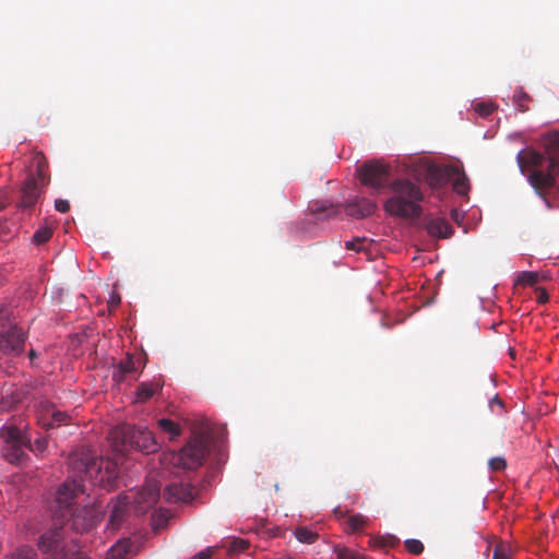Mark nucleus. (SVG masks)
Returning <instances> with one entry per match:
<instances>
[{
	"mask_svg": "<svg viewBox=\"0 0 559 559\" xmlns=\"http://www.w3.org/2000/svg\"><path fill=\"white\" fill-rule=\"evenodd\" d=\"M69 466L74 473L72 480L64 481L56 493V503L58 511L56 515L64 519L70 516L66 523L71 530L76 533L90 532L95 527L99 521V512L94 507L85 506L82 509L72 511L73 499L79 493H84V480H90L91 484H102L104 476L102 474V462L98 457L94 456L88 450H79L69 456ZM62 528L64 534V522L56 521L52 528Z\"/></svg>",
	"mask_w": 559,
	"mask_h": 559,
	"instance_id": "nucleus-1",
	"label": "nucleus"
},
{
	"mask_svg": "<svg viewBox=\"0 0 559 559\" xmlns=\"http://www.w3.org/2000/svg\"><path fill=\"white\" fill-rule=\"evenodd\" d=\"M392 195L383 207L391 216L418 219L423 215L424 193L420 187L408 179H394L390 183Z\"/></svg>",
	"mask_w": 559,
	"mask_h": 559,
	"instance_id": "nucleus-2",
	"label": "nucleus"
},
{
	"mask_svg": "<svg viewBox=\"0 0 559 559\" xmlns=\"http://www.w3.org/2000/svg\"><path fill=\"white\" fill-rule=\"evenodd\" d=\"M109 439L117 452L124 453L130 450L150 454L158 449V443L153 433L146 428L123 424L110 430Z\"/></svg>",
	"mask_w": 559,
	"mask_h": 559,
	"instance_id": "nucleus-3",
	"label": "nucleus"
},
{
	"mask_svg": "<svg viewBox=\"0 0 559 559\" xmlns=\"http://www.w3.org/2000/svg\"><path fill=\"white\" fill-rule=\"evenodd\" d=\"M0 438L5 443L4 457L12 464H22L26 457L24 448H28L35 454H41L48 447L46 437L37 438L33 443L14 425H4L0 429Z\"/></svg>",
	"mask_w": 559,
	"mask_h": 559,
	"instance_id": "nucleus-4",
	"label": "nucleus"
},
{
	"mask_svg": "<svg viewBox=\"0 0 559 559\" xmlns=\"http://www.w3.org/2000/svg\"><path fill=\"white\" fill-rule=\"evenodd\" d=\"M26 334L12 317V310L4 306L0 308V354L19 356L24 350Z\"/></svg>",
	"mask_w": 559,
	"mask_h": 559,
	"instance_id": "nucleus-5",
	"label": "nucleus"
},
{
	"mask_svg": "<svg viewBox=\"0 0 559 559\" xmlns=\"http://www.w3.org/2000/svg\"><path fill=\"white\" fill-rule=\"evenodd\" d=\"M210 453L209 440L203 435L192 438L179 452L169 454L168 460L174 466L183 469H195L203 464Z\"/></svg>",
	"mask_w": 559,
	"mask_h": 559,
	"instance_id": "nucleus-6",
	"label": "nucleus"
},
{
	"mask_svg": "<svg viewBox=\"0 0 559 559\" xmlns=\"http://www.w3.org/2000/svg\"><path fill=\"white\" fill-rule=\"evenodd\" d=\"M62 528H50L39 537L38 547L44 552H52V559H64ZM9 559H38L35 549L21 547L14 550Z\"/></svg>",
	"mask_w": 559,
	"mask_h": 559,
	"instance_id": "nucleus-7",
	"label": "nucleus"
},
{
	"mask_svg": "<svg viewBox=\"0 0 559 559\" xmlns=\"http://www.w3.org/2000/svg\"><path fill=\"white\" fill-rule=\"evenodd\" d=\"M358 177L361 185L380 191L390 188L391 168L381 160H369L358 168Z\"/></svg>",
	"mask_w": 559,
	"mask_h": 559,
	"instance_id": "nucleus-8",
	"label": "nucleus"
},
{
	"mask_svg": "<svg viewBox=\"0 0 559 559\" xmlns=\"http://www.w3.org/2000/svg\"><path fill=\"white\" fill-rule=\"evenodd\" d=\"M130 504L138 514L146 513L160 497V485L156 480H148L146 485L135 492H131Z\"/></svg>",
	"mask_w": 559,
	"mask_h": 559,
	"instance_id": "nucleus-9",
	"label": "nucleus"
},
{
	"mask_svg": "<svg viewBox=\"0 0 559 559\" xmlns=\"http://www.w3.org/2000/svg\"><path fill=\"white\" fill-rule=\"evenodd\" d=\"M456 173L455 165L427 164L425 168V178L427 183L433 188H441L451 180V174Z\"/></svg>",
	"mask_w": 559,
	"mask_h": 559,
	"instance_id": "nucleus-10",
	"label": "nucleus"
},
{
	"mask_svg": "<svg viewBox=\"0 0 559 559\" xmlns=\"http://www.w3.org/2000/svg\"><path fill=\"white\" fill-rule=\"evenodd\" d=\"M130 496L127 493L119 495L116 500L111 501L110 515L108 525L111 530H118L126 521L129 513Z\"/></svg>",
	"mask_w": 559,
	"mask_h": 559,
	"instance_id": "nucleus-11",
	"label": "nucleus"
},
{
	"mask_svg": "<svg viewBox=\"0 0 559 559\" xmlns=\"http://www.w3.org/2000/svg\"><path fill=\"white\" fill-rule=\"evenodd\" d=\"M163 498L169 503H187L193 500L194 490L189 485L173 483L165 487Z\"/></svg>",
	"mask_w": 559,
	"mask_h": 559,
	"instance_id": "nucleus-12",
	"label": "nucleus"
},
{
	"mask_svg": "<svg viewBox=\"0 0 559 559\" xmlns=\"http://www.w3.org/2000/svg\"><path fill=\"white\" fill-rule=\"evenodd\" d=\"M41 192L43 187L38 185L37 180L34 177H28L21 189L20 206L24 210L32 209L40 198Z\"/></svg>",
	"mask_w": 559,
	"mask_h": 559,
	"instance_id": "nucleus-13",
	"label": "nucleus"
},
{
	"mask_svg": "<svg viewBox=\"0 0 559 559\" xmlns=\"http://www.w3.org/2000/svg\"><path fill=\"white\" fill-rule=\"evenodd\" d=\"M376 210V203L369 199H355L346 205V213L356 218H364L371 215Z\"/></svg>",
	"mask_w": 559,
	"mask_h": 559,
	"instance_id": "nucleus-14",
	"label": "nucleus"
},
{
	"mask_svg": "<svg viewBox=\"0 0 559 559\" xmlns=\"http://www.w3.org/2000/svg\"><path fill=\"white\" fill-rule=\"evenodd\" d=\"M426 229L430 236L438 238H449L453 234V227L444 218L429 219Z\"/></svg>",
	"mask_w": 559,
	"mask_h": 559,
	"instance_id": "nucleus-15",
	"label": "nucleus"
},
{
	"mask_svg": "<svg viewBox=\"0 0 559 559\" xmlns=\"http://www.w3.org/2000/svg\"><path fill=\"white\" fill-rule=\"evenodd\" d=\"M36 163V175L33 176L39 186L43 188L49 183L50 177L48 174V162L47 158L41 154L35 156Z\"/></svg>",
	"mask_w": 559,
	"mask_h": 559,
	"instance_id": "nucleus-16",
	"label": "nucleus"
},
{
	"mask_svg": "<svg viewBox=\"0 0 559 559\" xmlns=\"http://www.w3.org/2000/svg\"><path fill=\"white\" fill-rule=\"evenodd\" d=\"M453 190L460 195H467L469 191V180L461 168L456 166V173L451 174Z\"/></svg>",
	"mask_w": 559,
	"mask_h": 559,
	"instance_id": "nucleus-17",
	"label": "nucleus"
},
{
	"mask_svg": "<svg viewBox=\"0 0 559 559\" xmlns=\"http://www.w3.org/2000/svg\"><path fill=\"white\" fill-rule=\"evenodd\" d=\"M162 389L158 382H142L135 392V402L145 403L148 401L155 392Z\"/></svg>",
	"mask_w": 559,
	"mask_h": 559,
	"instance_id": "nucleus-18",
	"label": "nucleus"
},
{
	"mask_svg": "<svg viewBox=\"0 0 559 559\" xmlns=\"http://www.w3.org/2000/svg\"><path fill=\"white\" fill-rule=\"evenodd\" d=\"M132 548L129 539L118 540L107 552V559H123Z\"/></svg>",
	"mask_w": 559,
	"mask_h": 559,
	"instance_id": "nucleus-19",
	"label": "nucleus"
},
{
	"mask_svg": "<svg viewBox=\"0 0 559 559\" xmlns=\"http://www.w3.org/2000/svg\"><path fill=\"white\" fill-rule=\"evenodd\" d=\"M368 523V518L357 513L348 516L346 520L347 528L346 531L349 533H355L359 530H361L366 524Z\"/></svg>",
	"mask_w": 559,
	"mask_h": 559,
	"instance_id": "nucleus-20",
	"label": "nucleus"
},
{
	"mask_svg": "<svg viewBox=\"0 0 559 559\" xmlns=\"http://www.w3.org/2000/svg\"><path fill=\"white\" fill-rule=\"evenodd\" d=\"M400 543L399 538L394 535H385L376 537L370 540L372 547L377 548H393Z\"/></svg>",
	"mask_w": 559,
	"mask_h": 559,
	"instance_id": "nucleus-21",
	"label": "nucleus"
},
{
	"mask_svg": "<svg viewBox=\"0 0 559 559\" xmlns=\"http://www.w3.org/2000/svg\"><path fill=\"white\" fill-rule=\"evenodd\" d=\"M511 554V546L507 542L498 540L495 543L492 559H510Z\"/></svg>",
	"mask_w": 559,
	"mask_h": 559,
	"instance_id": "nucleus-22",
	"label": "nucleus"
},
{
	"mask_svg": "<svg viewBox=\"0 0 559 559\" xmlns=\"http://www.w3.org/2000/svg\"><path fill=\"white\" fill-rule=\"evenodd\" d=\"M157 424H158V427L164 432L169 433L170 439H174V438L178 437L180 435V432H181L180 427L175 421H173L171 419L162 418V419L158 420Z\"/></svg>",
	"mask_w": 559,
	"mask_h": 559,
	"instance_id": "nucleus-23",
	"label": "nucleus"
},
{
	"mask_svg": "<svg viewBox=\"0 0 559 559\" xmlns=\"http://www.w3.org/2000/svg\"><path fill=\"white\" fill-rule=\"evenodd\" d=\"M47 412L51 417L53 428L60 426L61 424H68V420L70 419L67 413L57 409L53 405H47Z\"/></svg>",
	"mask_w": 559,
	"mask_h": 559,
	"instance_id": "nucleus-24",
	"label": "nucleus"
},
{
	"mask_svg": "<svg viewBox=\"0 0 559 559\" xmlns=\"http://www.w3.org/2000/svg\"><path fill=\"white\" fill-rule=\"evenodd\" d=\"M296 538L304 544H313L319 535L307 527H297L295 531Z\"/></svg>",
	"mask_w": 559,
	"mask_h": 559,
	"instance_id": "nucleus-25",
	"label": "nucleus"
},
{
	"mask_svg": "<svg viewBox=\"0 0 559 559\" xmlns=\"http://www.w3.org/2000/svg\"><path fill=\"white\" fill-rule=\"evenodd\" d=\"M539 282V275L536 272L525 271L518 276L516 284L522 286H534Z\"/></svg>",
	"mask_w": 559,
	"mask_h": 559,
	"instance_id": "nucleus-26",
	"label": "nucleus"
},
{
	"mask_svg": "<svg viewBox=\"0 0 559 559\" xmlns=\"http://www.w3.org/2000/svg\"><path fill=\"white\" fill-rule=\"evenodd\" d=\"M47 405L49 403H41L38 408L37 421L38 424L46 429L53 428V423L51 421V417L48 415Z\"/></svg>",
	"mask_w": 559,
	"mask_h": 559,
	"instance_id": "nucleus-27",
	"label": "nucleus"
},
{
	"mask_svg": "<svg viewBox=\"0 0 559 559\" xmlns=\"http://www.w3.org/2000/svg\"><path fill=\"white\" fill-rule=\"evenodd\" d=\"M51 236H52V229L50 227H47V226L40 227L33 235V241L36 245H43V243L47 242L51 238Z\"/></svg>",
	"mask_w": 559,
	"mask_h": 559,
	"instance_id": "nucleus-28",
	"label": "nucleus"
},
{
	"mask_svg": "<svg viewBox=\"0 0 559 559\" xmlns=\"http://www.w3.org/2000/svg\"><path fill=\"white\" fill-rule=\"evenodd\" d=\"M405 548L413 555H420L424 551V544L418 539L405 540Z\"/></svg>",
	"mask_w": 559,
	"mask_h": 559,
	"instance_id": "nucleus-29",
	"label": "nucleus"
},
{
	"mask_svg": "<svg viewBox=\"0 0 559 559\" xmlns=\"http://www.w3.org/2000/svg\"><path fill=\"white\" fill-rule=\"evenodd\" d=\"M513 99L521 111H526L528 109L526 103L530 100V96L523 91L516 92Z\"/></svg>",
	"mask_w": 559,
	"mask_h": 559,
	"instance_id": "nucleus-30",
	"label": "nucleus"
},
{
	"mask_svg": "<svg viewBox=\"0 0 559 559\" xmlns=\"http://www.w3.org/2000/svg\"><path fill=\"white\" fill-rule=\"evenodd\" d=\"M488 466L492 472H500L507 467V461L503 456H495L488 461Z\"/></svg>",
	"mask_w": 559,
	"mask_h": 559,
	"instance_id": "nucleus-31",
	"label": "nucleus"
},
{
	"mask_svg": "<svg viewBox=\"0 0 559 559\" xmlns=\"http://www.w3.org/2000/svg\"><path fill=\"white\" fill-rule=\"evenodd\" d=\"M317 204L312 205L311 206V211L314 213V214H323V213H326L324 217H331L333 215H336L337 214V210L333 206V205H321L320 207H316Z\"/></svg>",
	"mask_w": 559,
	"mask_h": 559,
	"instance_id": "nucleus-32",
	"label": "nucleus"
},
{
	"mask_svg": "<svg viewBox=\"0 0 559 559\" xmlns=\"http://www.w3.org/2000/svg\"><path fill=\"white\" fill-rule=\"evenodd\" d=\"M248 546H249L248 542L240 539V538H235L229 543L228 551L240 552V551L246 550L248 548Z\"/></svg>",
	"mask_w": 559,
	"mask_h": 559,
	"instance_id": "nucleus-33",
	"label": "nucleus"
},
{
	"mask_svg": "<svg viewBox=\"0 0 559 559\" xmlns=\"http://www.w3.org/2000/svg\"><path fill=\"white\" fill-rule=\"evenodd\" d=\"M119 368H121L127 374H130L131 372L135 371V364L132 359L131 355H128L127 358L121 360L118 364Z\"/></svg>",
	"mask_w": 559,
	"mask_h": 559,
	"instance_id": "nucleus-34",
	"label": "nucleus"
},
{
	"mask_svg": "<svg viewBox=\"0 0 559 559\" xmlns=\"http://www.w3.org/2000/svg\"><path fill=\"white\" fill-rule=\"evenodd\" d=\"M366 240L365 239H354L346 241L345 248L348 250H354L360 252L365 249Z\"/></svg>",
	"mask_w": 559,
	"mask_h": 559,
	"instance_id": "nucleus-35",
	"label": "nucleus"
},
{
	"mask_svg": "<svg viewBox=\"0 0 559 559\" xmlns=\"http://www.w3.org/2000/svg\"><path fill=\"white\" fill-rule=\"evenodd\" d=\"M127 377L128 374L117 365L112 371V380L117 384H120L127 379Z\"/></svg>",
	"mask_w": 559,
	"mask_h": 559,
	"instance_id": "nucleus-36",
	"label": "nucleus"
},
{
	"mask_svg": "<svg viewBox=\"0 0 559 559\" xmlns=\"http://www.w3.org/2000/svg\"><path fill=\"white\" fill-rule=\"evenodd\" d=\"M489 407H490L491 412H496V408H498L499 414H501L503 412V402L499 399L498 395H496L495 397H492L490 400Z\"/></svg>",
	"mask_w": 559,
	"mask_h": 559,
	"instance_id": "nucleus-37",
	"label": "nucleus"
},
{
	"mask_svg": "<svg viewBox=\"0 0 559 559\" xmlns=\"http://www.w3.org/2000/svg\"><path fill=\"white\" fill-rule=\"evenodd\" d=\"M476 111L480 116L487 117V116H489L493 111V107L491 105H487V104H478L476 106Z\"/></svg>",
	"mask_w": 559,
	"mask_h": 559,
	"instance_id": "nucleus-38",
	"label": "nucleus"
},
{
	"mask_svg": "<svg viewBox=\"0 0 559 559\" xmlns=\"http://www.w3.org/2000/svg\"><path fill=\"white\" fill-rule=\"evenodd\" d=\"M55 207L58 212L67 213L70 210V203L68 200L58 199L55 202Z\"/></svg>",
	"mask_w": 559,
	"mask_h": 559,
	"instance_id": "nucleus-39",
	"label": "nucleus"
},
{
	"mask_svg": "<svg viewBox=\"0 0 559 559\" xmlns=\"http://www.w3.org/2000/svg\"><path fill=\"white\" fill-rule=\"evenodd\" d=\"M212 555H213V549L207 548V549L201 550L200 552L194 555L191 559H211Z\"/></svg>",
	"mask_w": 559,
	"mask_h": 559,
	"instance_id": "nucleus-40",
	"label": "nucleus"
},
{
	"mask_svg": "<svg viewBox=\"0 0 559 559\" xmlns=\"http://www.w3.org/2000/svg\"><path fill=\"white\" fill-rule=\"evenodd\" d=\"M120 301H121L120 296L118 294H112L108 301L109 310L111 311V310L116 309L119 306Z\"/></svg>",
	"mask_w": 559,
	"mask_h": 559,
	"instance_id": "nucleus-41",
	"label": "nucleus"
},
{
	"mask_svg": "<svg viewBox=\"0 0 559 559\" xmlns=\"http://www.w3.org/2000/svg\"><path fill=\"white\" fill-rule=\"evenodd\" d=\"M548 298H549V297H548V294H547L546 289L540 288V287H539V288H537V301H538L539 304H545V302H547V301H548Z\"/></svg>",
	"mask_w": 559,
	"mask_h": 559,
	"instance_id": "nucleus-42",
	"label": "nucleus"
},
{
	"mask_svg": "<svg viewBox=\"0 0 559 559\" xmlns=\"http://www.w3.org/2000/svg\"><path fill=\"white\" fill-rule=\"evenodd\" d=\"M9 204L7 193L3 190H0V211L4 210Z\"/></svg>",
	"mask_w": 559,
	"mask_h": 559,
	"instance_id": "nucleus-43",
	"label": "nucleus"
},
{
	"mask_svg": "<svg viewBox=\"0 0 559 559\" xmlns=\"http://www.w3.org/2000/svg\"><path fill=\"white\" fill-rule=\"evenodd\" d=\"M28 356L31 360H34L37 357V353L34 349H31Z\"/></svg>",
	"mask_w": 559,
	"mask_h": 559,
	"instance_id": "nucleus-44",
	"label": "nucleus"
},
{
	"mask_svg": "<svg viewBox=\"0 0 559 559\" xmlns=\"http://www.w3.org/2000/svg\"><path fill=\"white\" fill-rule=\"evenodd\" d=\"M551 142L552 144L559 146V134H555Z\"/></svg>",
	"mask_w": 559,
	"mask_h": 559,
	"instance_id": "nucleus-45",
	"label": "nucleus"
},
{
	"mask_svg": "<svg viewBox=\"0 0 559 559\" xmlns=\"http://www.w3.org/2000/svg\"><path fill=\"white\" fill-rule=\"evenodd\" d=\"M72 559H88V558L86 556L79 554L75 557H73Z\"/></svg>",
	"mask_w": 559,
	"mask_h": 559,
	"instance_id": "nucleus-46",
	"label": "nucleus"
},
{
	"mask_svg": "<svg viewBox=\"0 0 559 559\" xmlns=\"http://www.w3.org/2000/svg\"><path fill=\"white\" fill-rule=\"evenodd\" d=\"M334 512H335L336 516H343L344 515V513L338 511V509H335Z\"/></svg>",
	"mask_w": 559,
	"mask_h": 559,
	"instance_id": "nucleus-47",
	"label": "nucleus"
}]
</instances>
